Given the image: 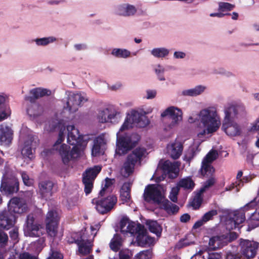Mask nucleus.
I'll use <instances>...</instances> for the list:
<instances>
[{"mask_svg":"<svg viewBox=\"0 0 259 259\" xmlns=\"http://www.w3.org/2000/svg\"><path fill=\"white\" fill-rule=\"evenodd\" d=\"M67 143L71 145H74L72 149L65 144L59 146L65 138V127H62L59 133L58 139L53 145V149L58 151L61 158L62 161L64 165H68L70 161L73 160L80 156V149L79 146L82 144L83 140L82 136L79 135V131L75 128L74 125H70L67 126Z\"/></svg>","mask_w":259,"mask_h":259,"instance_id":"nucleus-1","label":"nucleus"},{"mask_svg":"<svg viewBox=\"0 0 259 259\" xmlns=\"http://www.w3.org/2000/svg\"><path fill=\"white\" fill-rule=\"evenodd\" d=\"M225 116L222 128L226 134L230 137L240 135V126L234 119L244 117L246 114L245 108L242 104H230L225 109Z\"/></svg>","mask_w":259,"mask_h":259,"instance_id":"nucleus-2","label":"nucleus"},{"mask_svg":"<svg viewBox=\"0 0 259 259\" xmlns=\"http://www.w3.org/2000/svg\"><path fill=\"white\" fill-rule=\"evenodd\" d=\"M32 96H26L25 100L29 101L30 104L27 109V112L31 119H35L42 115L44 112L43 107L36 103V100L44 96H49L51 91L46 89L35 88L30 91Z\"/></svg>","mask_w":259,"mask_h":259,"instance_id":"nucleus-3","label":"nucleus"},{"mask_svg":"<svg viewBox=\"0 0 259 259\" xmlns=\"http://www.w3.org/2000/svg\"><path fill=\"white\" fill-rule=\"evenodd\" d=\"M217 116L216 109L213 107H209L200 112V120L206 127L207 134H212L219 129L221 122L217 120Z\"/></svg>","mask_w":259,"mask_h":259,"instance_id":"nucleus-4","label":"nucleus"},{"mask_svg":"<svg viewBox=\"0 0 259 259\" xmlns=\"http://www.w3.org/2000/svg\"><path fill=\"white\" fill-rule=\"evenodd\" d=\"M140 140V136L136 133L121 137L117 136L116 153L119 155L126 154L136 146Z\"/></svg>","mask_w":259,"mask_h":259,"instance_id":"nucleus-5","label":"nucleus"},{"mask_svg":"<svg viewBox=\"0 0 259 259\" xmlns=\"http://www.w3.org/2000/svg\"><path fill=\"white\" fill-rule=\"evenodd\" d=\"M19 189V183L18 179L11 172L4 174L0 187L1 192L6 195H12L17 193Z\"/></svg>","mask_w":259,"mask_h":259,"instance_id":"nucleus-6","label":"nucleus"},{"mask_svg":"<svg viewBox=\"0 0 259 259\" xmlns=\"http://www.w3.org/2000/svg\"><path fill=\"white\" fill-rule=\"evenodd\" d=\"M145 152L146 149L145 148L138 147L127 155L123 165L124 172L127 177L133 173L136 163L138 162H141V159Z\"/></svg>","mask_w":259,"mask_h":259,"instance_id":"nucleus-7","label":"nucleus"},{"mask_svg":"<svg viewBox=\"0 0 259 259\" xmlns=\"http://www.w3.org/2000/svg\"><path fill=\"white\" fill-rule=\"evenodd\" d=\"M92 203L96 205V209L99 213L104 214L114 208L117 203V197L112 194L106 197L94 198Z\"/></svg>","mask_w":259,"mask_h":259,"instance_id":"nucleus-8","label":"nucleus"},{"mask_svg":"<svg viewBox=\"0 0 259 259\" xmlns=\"http://www.w3.org/2000/svg\"><path fill=\"white\" fill-rule=\"evenodd\" d=\"M148 124V120L147 117L140 114L137 111H132L131 114H128L124 123L120 128V131L122 132L128 128L132 127V124H135L136 126L140 127L145 126Z\"/></svg>","mask_w":259,"mask_h":259,"instance_id":"nucleus-9","label":"nucleus"},{"mask_svg":"<svg viewBox=\"0 0 259 259\" xmlns=\"http://www.w3.org/2000/svg\"><path fill=\"white\" fill-rule=\"evenodd\" d=\"M59 221L60 217L56 210L48 212L45 222L47 233L50 237L54 238L57 235Z\"/></svg>","mask_w":259,"mask_h":259,"instance_id":"nucleus-10","label":"nucleus"},{"mask_svg":"<svg viewBox=\"0 0 259 259\" xmlns=\"http://www.w3.org/2000/svg\"><path fill=\"white\" fill-rule=\"evenodd\" d=\"M239 246L241 254L247 259L255 257L259 250V243L253 240L240 239Z\"/></svg>","mask_w":259,"mask_h":259,"instance_id":"nucleus-11","label":"nucleus"},{"mask_svg":"<svg viewBox=\"0 0 259 259\" xmlns=\"http://www.w3.org/2000/svg\"><path fill=\"white\" fill-rule=\"evenodd\" d=\"M199 173L203 178L207 179L203 183L202 187L208 189L215 183V169L211 164L202 163Z\"/></svg>","mask_w":259,"mask_h":259,"instance_id":"nucleus-12","label":"nucleus"},{"mask_svg":"<svg viewBox=\"0 0 259 259\" xmlns=\"http://www.w3.org/2000/svg\"><path fill=\"white\" fill-rule=\"evenodd\" d=\"M144 200L147 202L153 201L159 204L163 199L160 190L154 185H149L145 188L144 193Z\"/></svg>","mask_w":259,"mask_h":259,"instance_id":"nucleus-13","label":"nucleus"},{"mask_svg":"<svg viewBox=\"0 0 259 259\" xmlns=\"http://www.w3.org/2000/svg\"><path fill=\"white\" fill-rule=\"evenodd\" d=\"M38 192L42 198L47 199L52 196L54 189L57 187V184L50 180L40 181L38 183Z\"/></svg>","mask_w":259,"mask_h":259,"instance_id":"nucleus-14","label":"nucleus"},{"mask_svg":"<svg viewBox=\"0 0 259 259\" xmlns=\"http://www.w3.org/2000/svg\"><path fill=\"white\" fill-rule=\"evenodd\" d=\"M87 101L81 96V94H73L69 96L64 109H67L70 112L73 113L78 110L79 106Z\"/></svg>","mask_w":259,"mask_h":259,"instance_id":"nucleus-15","label":"nucleus"},{"mask_svg":"<svg viewBox=\"0 0 259 259\" xmlns=\"http://www.w3.org/2000/svg\"><path fill=\"white\" fill-rule=\"evenodd\" d=\"M120 117V113L110 108H105L99 112L98 119L101 123L111 122L115 123Z\"/></svg>","mask_w":259,"mask_h":259,"instance_id":"nucleus-16","label":"nucleus"},{"mask_svg":"<svg viewBox=\"0 0 259 259\" xmlns=\"http://www.w3.org/2000/svg\"><path fill=\"white\" fill-rule=\"evenodd\" d=\"M15 214L4 210L0 212V229L8 230L13 228L16 223Z\"/></svg>","mask_w":259,"mask_h":259,"instance_id":"nucleus-17","label":"nucleus"},{"mask_svg":"<svg viewBox=\"0 0 259 259\" xmlns=\"http://www.w3.org/2000/svg\"><path fill=\"white\" fill-rule=\"evenodd\" d=\"M161 116L162 117H167L169 119L172 120L171 122L169 125L170 128H172L179 121L182 120V112L177 107L170 106L166 109L161 114Z\"/></svg>","mask_w":259,"mask_h":259,"instance_id":"nucleus-18","label":"nucleus"},{"mask_svg":"<svg viewBox=\"0 0 259 259\" xmlns=\"http://www.w3.org/2000/svg\"><path fill=\"white\" fill-rule=\"evenodd\" d=\"M138 229L139 234H138L136 240L138 245L141 247H145L147 245L150 246L152 244L154 241V239L147 235V232L144 226L138 223Z\"/></svg>","mask_w":259,"mask_h":259,"instance_id":"nucleus-19","label":"nucleus"},{"mask_svg":"<svg viewBox=\"0 0 259 259\" xmlns=\"http://www.w3.org/2000/svg\"><path fill=\"white\" fill-rule=\"evenodd\" d=\"M255 205V202L251 201L241 209L236 210L233 213H230L229 216L232 219L234 220L235 222L240 225L245 220V212L251 208H253Z\"/></svg>","mask_w":259,"mask_h":259,"instance_id":"nucleus-20","label":"nucleus"},{"mask_svg":"<svg viewBox=\"0 0 259 259\" xmlns=\"http://www.w3.org/2000/svg\"><path fill=\"white\" fill-rule=\"evenodd\" d=\"M27 209V205L25 202L22 201L19 198L14 197L10 200L7 210L15 214L22 213Z\"/></svg>","mask_w":259,"mask_h":259,"instance_id":"nucleus-21","label":"nucleus"},{"mask_svg":"<svg viewBox=\"0 0 259 259\" xmlns=\"http://www.w3.org/2000/svg\"><path fill=\"white\" fill-rule=\"evenodd\" d=\"M13 131L6 124L0 125V144L8 146L13 139Z\"/></svg>","mask_w":259,"mask_h":259,"instance_id":"nucleus-22","label":"nucleus"},{"mask_svg":"<svg viewBox=\"0 0 259 259\" xmlns=\"http://www.w3.org/2000/svg\"><path fill=\"white\" fill-rule=\"evenodd\" d=\"M179 165L178 162H171L169 160L165 161L161 165V169L164 173L166 174L170 179H175L179 174Z\"/></svg>","mask_w":259,"mask_h":259,"instance_id":"nucleus-23","label":"nucleus"},{"mask_svg":"<svg viewBox=\"0 0 259 259\" xmlns=\"http://www.w3.org/2000/svg\"><path fill=\"white\" fill-rule=\"evenodd\" d=\"M137 11L136 8L128 4L119 5L116 9V14L120 16L129 17L134 15Z\"/></svg>","mask_w":259,"mask_h":259,"instance_id":"nucleus-24","label":"nucleus"},{"mask_svg":"<svg viewBox=\"0 0 259 259\" xmlns=\"http://www.w3.org/2000/svg\"><path fill=\"white\" fill-rule=\"evenodd\" d=\"M207 189L201 187L198 191L194 192V195L190 201V205L194 210L198 209L203 202V194Z\"/></svg>","mask_w":259,"mask_h":259,"instance_id":"nucleus-25","label":"nucleus"},{"mask_svg":"<svg viewBox=\"0 0 259 259\" xmlns=\"http://www.w3.org/2000/svg\"><path fill=\"white\" fill-rule=\"evenodd\" d=\"M102 170L100 165H95L85 170L82 174V179L88 178L90 180L94 181L98 175Z\"/></svg>","mask_w":259,"mask_h":259,"instance_id":"nucleus-26","label":"nucleus"},{"mask_svg":"<svg viewBox=\"0 0 259 259\" xmlns=\"http://www.w3.org/2000/svg\"><path fill=\"white\" fill-rule=\"evenodd\" d=\"M5 102V98L0 95V121L7 119L11 114L10 108Z\"/></svg>","mask_w":259,"mask_h":259,"instance_id":"nucleus-27","label":"nucleus"},{"mask_svg":"<svg viewBox=\"0 0 259 259\" xmlns=\"http://www.w3.org/2000/svg\"><path fill=\"white\" fill-rule=\"evenodd\" d=\"M183 150V144L181 142H175L170 147V156L174 159H178L182 154Z\"/></svg>","mask_w":259,"mask_h":259,"instance_id":"nucleus-28","label":"nucleus"},{"mask_svg":"<svg viewBox=\"0 0 259 259\" xmlns=\"http://www.w3.org/2000/svg\"><path fill=\"white\" fill-rule=\"evenodd\" d=\"M160 204H161L162 208L169 214H175L179 210V207L178 205L172 203L167 199L163 198Z\"/></svg>","mask_w":259,"mask_h":259,"instance_id":"nucleus-29","label":"nucleus"},{"mask_svg":"<svg viewBox=\"0 0 259 259\" xmlns=\"http://www.w3.org/2000/svg\"><path fill=\"white\" fill-rule=\"evenodd\" d=\"M90 240L87 239L82 241L78 245V252L82 255H87L91 253L92 251V245Z\"/></svg>","mask_w":259,"mask_h":259,"instance_id":"nucleus-30","label":"nucleus"},{"mask_svg":"<svg viewBox=\"0 0 259 259\" xmlns=\"http://www.w3.org/2000/svg\"><path fill=\"white\" fill-rule=\"evenodd\" d=\"M120 198L121 200L124 202H128L131 199V187L129 183H124L122 186L120 193Z\"/></svg>","mask_w":259,"mask_h":259,"instance_id":"nucleus-31","label":"nucleus"},{"mask_svg":"<svg viewBox=\"0 0 259 259\" xmlns=\"http://www.w3.org/2000/svg\"><path fill=\"white\" fill-rule=\"evenodd\" d=\"M195 184L190 177H187L180 180L178 186L183 188L184 190L192 191Z\"/></svg>","mask_w":259,"mask_h":259,"instance_id":"nucleus-32","label":"nucleus"},{"mask_svg":"<svg viewBox=\"0 0 259 259\" xmlns=\"http://www.w3.org/2000/svg\"><path fill=\"white\" fill-rule=\"evenodd\" d=\"M122 237L120 235L115 234L109 244L111 249L115 252L118 251L122 246Z\"/></svg>","mask_w":259,"mask_h":259,"instance_id":"nucleus-33","label":"nucleus"},{"mask_svg":"<svg viewBox=\"0 0 259 259\" xmlns=\"http://www.w3.org/2000/svg\"><path fill=\"white\" fill-rule=\"evenodd\" d=\"M67 242L69 244L75 243L77 246L83 241V235L81 232H73L67 237Z\"/></svg>","mask_w":259,"mask_h":259,"instance_id":"nucleus-34","label":"nucleus"},{"mask_svg":"<svg viewBox=\"0 0 259 259\" xmlns=\"http://www.w3.org/2000/svg\"><path fill=\"white\" fill-rule=\"evenodd\" d=\"M36 145H33L31 139L27 140L24 142V145L22 149V154L24 156L31 158L32 156V149L35 148Z\"/></svg>","mask_w":259,"mask_h":259,"instance_id":"nucleus-35","label":"nucleus"},{"mask_svg":"<svg viewBox=\"0 0 259 259\" xmlns=\"http://www.w3.org/2000/svg\"><path fill=\"white\" fill-rule=\"evenodd\" d=\"M204 89V87L201 85H198L194 89L185 90L183 91L182 94L184 96H196L202 93Z\"/></svg>","mask_w":259,"mask_h":259,"instance_id":"nucleus-36","label":"nucleus"},{"mask_svg":"<svg viewBox=\"0 0 259 259\" xmlns=\"http://www.w3.org/2000/svg\"><path fill=\"white\" fill-rule=\"evenodd\" d=\"M39 229V225L36 223L26 226V231L30 237H38V231Z\"/></svg>","mask_w":259,"mask_h":259,"instance_id":"nucleus-37","label":"nucleus"},{"mask_svg":"<svg viewBox=\"0 0 259 259\" xmlns=\"http://www.w3.org/2000/svg\"><path fill=\"white\" fill-rule=\"evenodd\" d=\"M169 51L168 50L163 48H155L151 51V54L157 58H162L168 55Z\"/></svg>","mask_w":259,"mask_h":259,"instance_id":"nucleus-38","label":"nucleus"},{"mask_svg":"<svg viewBox=\"0 0 259 259\" xmlns=\"http://www.w3.org/2000/svg\"><path fill=\"white\" fill-rule=\"evenodd\" d=\"M130 54V52L125 49H114L112 51V54L118 58H127Z\"/></svg>","mask_w":259,"mask_h":259,"instance_id":"nucleus-39","label":"nucleus"},{"mask_svg":"<svg viewBox=\"0 0 259 259\" xmlns=\"http://www.w3.org/2000/svg\"><path fill=\"white\" fill-rule=\"evenodd\" d=\"M217 152L215 150H211L206 155L202 163L211 164V162L217 158Z\"/></svg>","mask_w":259,"mask_h":259,"instance_id":"nucleus-40","label":"nucleus"},{"mask_svg":"<svg viewBox=\"0 0 259 259\" xmlns=\"http://www.w3.org/2000/svg\"><path fill=\"white\" fill-rule=\"evenodd\" d=\"M248 221L249 224H253L255 227L259 226V208L251 213Z\"/></svg>","mask_w":259,"mask_h":259,"instance_id":"nucleus-41","label":"nucleus"},{"mask_svg":"<svg viewBox=\"0 0 259 259\" xmlns=\"http://www.w3.org/2000/svg\"><path fill=\"white\" fill-rule=\"evenodd\" d=\"M4 230L0 229V248H5L8 244V235Z\"/></svg>","mask_w":259,"mask_h":259,"instance_id":"nucleus-42","label":"nucleus"},{"mask_svg":"<svg viewBox=\"0 0 259 259\" xmlns=\"http://www.w3.org/2000/svg\"><path fill=\"white\" fill-rule=\"evenodd\" d=\"M94 182L90 180L88 178L82 179V183L84 185V191L86 195L89 194L92 192Z\"/></svg>","mask_w":259,"mask_h":259,"instance_id":"nucleus-43","label":"nucleus"},{"mask_svg":"<svg viewBox=\"0 0 259 259\" xmlns=\"http://www.w3.org/2000/svg\"><path fill=\"white\" fill-rule=\"evenodd\" d=\"M149 230L153 233L155 234L157 236L161 234V231L160 230V226L158 225L156 222H151L148 224Z\"/></svg>","mask_w":259,"mask_h":259,"instance_id":"nucleus-44","label":"nucleus"},{"mask_svg":"<svg viewBox=\"0 0 259 259\" xmlns=\"http://www.w3.org/2000/svg\"><path fill=\"white\" fill-rule=\"evenodd\" d=\"M56 40V38L53 37H44L37 38L35 40L36 44L38 46H46L50 42Z\"/></svg>","mask_w":259,"mask_h":259,"instance_id":"nucleus-45","label":"nucleus"},{"mask_svg":"<svg viewBox=\"0 0 259 259\" xmlns=\"http://www.w3.org/2000/svg\"><path fill=\"white\" fill-rule=\"evenodd\" d=\"M10 238L14 243L19 242V229L17 227H13L12 230L9 232Z\"/></svg>","mask_w":259,"mask_h":259,"instance_id":"nucleus-46","label":"nucleus"},{"mask_svg":"<svg viewBox=\"0 0 259 259\" xmlns=\"http://www.w3.org/2000/svg\"><path fill=\"white\" fill-rule=\"evenodd\" d=\"M235 8V5L229 3L220 2L219 4V10L224 12L225 11H231Z\"/></svg>","mask_w":259,"mask_h":259,"instance_id":"nucleus-47","label":"nucleus"},{"mask_svg":"<svg viewBox=\"0 0 259 259\" xmlns=\"http://www.w3.org/2000/svg\"><path fill=\"white\" fill-rule=\"evenodd\" d=\"M152 256V251L146 250L141 251L135 256V259H150Z\"/></svg>","mask_w":259,"mask_h":259,"instance_id":"nucleus-48","label":"nucleus"},{"mask_svg":"<svg viewBox=\"0 0 259 259\" xmlns=\"http://www.w3.org/2000/svg\"><path fill=\"white\" fill-rule=\"evenodd\" d=\"M218 213V212L217 210L212 209L204 213L202 218L203 219V221L206 223L212 220L213 217L217 215Z\"/></svg>","mask_w":259,"mask_h":259,"instance_id":"nucleus-49","label":"nucleus"},{"mask_svg":"<svg viewBox=\"0 0 259 259\" xmlns=\"http://www.w3.org/2000/svg\"><path fill=\"white\" fill-rule=\"evenodd\" d=\"M239 224L235 222L234 220L232 219L230 217L226 222V228L230 231L235 229L237 228H239Z\"/></svg>","mask_w":259,"mask_h":259,"instance_id":"nucleus-50","label":"nucleus"},{"mask_svg":"<svg viewBox=\"0 0 259 259\" xmlns=\"http://www.w3.org/2000/svg\"><path fill=\"white\" fill-rule=\"evenodd\" d=\"M219 241L220 237L218 236H214L210 238L208 243L209 247L213 250L219 248Z\"/></svg>","mask_w":259,"mask_h":259,"instance_id":"nucleus-51","label":"nucleus"},{"mask_svg":"<svg viewBox=\"0 0 259 259\" xmlns=\"http://www.w3.org/2000/svg\"><path fill=\"white\" fill-rule=\"evenodd\" d=\"M138 224L136 225L134 223H129L126 227V230L125 232L127 233H130L131 234H134L135 233L139 234V231H138Z\"/></svg>","mask_w":259,"mask_h":259,"instance_id":"nucleus-52","label":"nucleus"},{"mask_svg":"<svg viewBox=\"0 0 259 259\" xmlns=\"http://www.w3.org/2000/svg\"><path fill=\"white\" fill-rule=\"evenodd\" d=\"M196 154L194 148H192L189 150L185 155V159L188 161L190 162L192 159L194 157Z\"/></svg>","mask_w":259,"mask_h":259,"instance_id":"nucleus-53","label":"nucleus"},{"mask_svg":"<svg viewBox=\"0 0 259 259\" xmlns=\"http://www.w3.org/2000/svg\"><path fill=\"white\" fill-rule=\"evenodd\" d=\"M164 69L160 65L158 66V68L155 69V73H156L159 80H165V78L163 76V73Z\"/></svg>","mask_w":259,"mask_h":259,"instance_id":"nucleus-54","label":"nucleus"},{"mask_svg":"<svg viewBox=\"0 0 259 259\" xmlns=\"http://www.w3.org/2000/svg\"><path fill=\"white\" fill-rule=\"evenodd\" d=\"M101 146L98 144H95L92 149V155L94 156H97L100 153Z\"/></svg>","mask_w":259,"mask_h":259,"instance_id":"nucleus-55","label":"nucleus"},{"mask_svg":"<svg viewBox=\"0 0 259 259\" xmlns=\"http://www.w3.org/2000/svg\"><path fill=\"white\" fill-rule=\"evenodd\" d=\"M178 189H172L169 195L170 199L174 202H177L178 200Z\"/></svg>","mask_w":259,"mask_h":259,"instance_id":"nucleus-56","label":"nucleus"},{"mask_svg":"<svg viewBox=\"0 0 259 259\" xmlns=\"http://www.w3.org/2000/svg\"><path fill=\"white\" fill-rule=\"evenodd\" d=\"M22 178L24 184L26 186H30L32 184V181L29 179V176L27 175V174L25 172H23L22 174Z\"/></svg>","mask_w":259,"mask_h":259,"instance_id":"nucleus-57","label":"nucleus"},{"mask_svg":"<svg viewBox=\"0 0 259 259\" xmlns=\"http://www.w3.org/2000/svg\"><path fill=\"white\" fill-rule=\"evenodd\" d=\"M34 217L33 214H29L27 217V220L26 222V226H30L32 224H34Z\"/></svg>","mask_w":259,"mask_h":259,"instance_id":"nucleus-58","label":"nucleus"},{"mask_svg":"<svg viewBox=\"0 0 259 259\" xmlns=\"http://www.w3.org/2000/svg\"><path fill=\"white\" fill-rule=\"evenodd\" d=\"M191 219V216L189 214L186 213L182 215L180 217V222L184 223L188 222Z\"/></svg>","mask_w":259,"mask_h":259,"instance_id":"nucleus-59","label":"nucleus"},{"mask_svg":"<svg viewBox=\"0 0 259 259\" xmlns=\"http://www.w3.org/2000/svg\"><path fill=\"white\" fill-rule=\"evenodd\" d=\"M226 259H242L241 255L239 254H234L231 252L228 253Z\"/></svg>","mask_w":259,"mask_h":259,"instance_id":"nucleus-60","label":"nucleus"},{"mask_svg":"<svg viewBox=\"0 0 259 259\" xmlns=\"http://www.w3.org/2000/svg\"><path fill=\"white\" fill-rule=\"evenodd\" d=\"M156 91L155 90H147V98L148 99H153L156 95Z\"/></svg>","mask_w":259,"mask_h":259,"instance_id":"nucleus-61","label":"nucleus"},{"mask_svg":"<svg viewBox=\"0 0 259 259\" xmlns=\"http://www.w3.org/2000/svg\"><path fill=\"white\" fill-rule=\"evenodd\" d=\"M20 259H36L31 256L28 252H23L20 255Z\"/></svg>","mask_w":259,"mask_h":259,"instance_id":"nucleus-62","label":"nucleus"},{"mask_svg":"<svg viewBox=\"0 0 259 259\" xmlns=\"http://www.w3.org/2000/svg\"><path fill=\"white\" fill-rule=\"evenodd\" d=\"M119 259H130V256L128 253H125L123 250H120L119 252Z\"/></svg>","mask_w":259,"mask_h":259,"instance_id":"nucleus-63","label":"nucleus"},{"mask_svg":"<svg viewBox=\"0 0 259 259\" xmlns=\"http://www.w3.org/2000/svg\"><path fill=\"white\" fill-rule=\"evenodd\" d=\"M52 259H63L62 254L58 251H53L52 254Z\"/></svg>","mask_w":259,"mask_h":259,"instance_id":"nucleus-64","label":"nucleus"}]
</instances>
